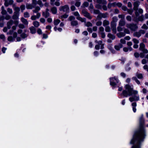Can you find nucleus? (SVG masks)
Here are the masks:
<instances>
[{
	"mask_svg": "<svg viewBox=\"0 0 148 148\" xmlns=\"http://www.w3.org/2000/svg\"><path fill=\"white\" fill-rule=\"evenodd\" d=\"M144 120L142 116L140 119V129L136 132L130 142L131 144H135L132 148H139V145L143 142L145 136V132L143 128Z\"/></svg>",
	"mask_w": 148,
	"mask_h": 148,
	"instance_id": "obj_1",
	"label": "nucleus"
},
{
	"mask_svg": "<svg viewBox=\"0 0 148 148\" xmlns=\"http://www.w3.org/2000/svg\"><path fill=\"white\" fill-rule=\"evenodd\" d=\"M126 89L123 90L122 92V93L121 95H123L125 97H127L128 95L131 96L132 95H135L138 94V92L137 90H133V88L131 87L129 85L127 84L125 86Z\"/></svg>",
	"mask_w": 148,
	"mask_h": 148,
	"instance_id": "obj_2",
	"label": "nucleus"
},
{
	"mask_svg": "<svg viewBox=\"0 0 148 148\" xmlns=\"http://www.w3.org/2000/svg\"><path fill=\"white\" fill-rule=\"evenodd\" d=\"M1 9V14L3 15L2 17V18H3V19H4L6 20L10 19L11 18V16L7 14L6 11L4 9V7L2 6Z\"/></svg>",
	"mask_w": 148,
	"mask_h": 148,
	"instance_id": "obj_3",
	"label": "nucleus"
},
{
	"mask_svg": "<svg viewBox=\"0 0 148 148\" xmlns=\"http://www.w3.org/2000/svg\"><path fill=\"white\" fill-rule=\"evenodd\" d=\"M126 27L131 31L134 32L136 31L138 28L136 24L134 23L127 24L126 25Z\"/></svg>",
	"mask_w": 148,
	"mask_h": 148,
	"instance_id": "obj_4",
	"label": "nucleus"
},
{
	"mask_svg": "<svg viewBox=\"0 0 148 148\" xmlns=\"http://www.w3.org/2000/svg\"><path fill=\"white\" fill-rule=\"evenodd\" d=\"M59 10L60 11H62L68 13L69 11V8L68 5H66L60 6L59 8Z\"/></svg>",
	"mask_w": 148,
	"mask_h": 148,
	"instance_id": "obj_5",
	"label": "nucleus"
},
{
	"mask_svg": "<svg viewBox=\"0 0 148 148\" xmlns=\"http://www.w3.org/2000/svg\"><path fill=\"white\" fill-rule=\"evenodd\" d=\"M73 14L75 16L77 17L76 18L77 19L80 21L81 22H85L86 21V18H83L80 17L79 14L77 12H74L73 13Z\"/></svg>",
	"mask_w": 148,
	"mask_h": 148,
	"instance_id": "obj_6",
	"label": "nucleus"
},
{
	"mask_svg": "<svg viewBox=\"0 0 148 148\" xmlns=\"http://www.w3.org/2000/svg\"><path fill=\"white\" fill-rule=\"evenodd\" d=\"M82 14L85 17L89 19H91L92 17L90 15L89 13H88L85 9H83L82 11Z\"/></svg>",
	"mask_w": 148,
	"mask_h": 148,
	"instance_id": "obj_7",
	"label": "nucleus"
},
{
	"mask_svg": "<svg viewBox=\"0 0 148 148\" xmlns=\"http://www.w3.org/2000/svg\"><path fill=\"white\" fill-rule=\"evenodd\" d=\"M145 44L142 43L140 45L139 50L142 51L145 53H148V51L147 49L145 48Z\"/></svg>",
	"mask_w": 148,
	"mask_h": 148,
	"instance_id": "obj_8",
	"label": "nucleus"
},
{
	"mask_svg": "<svg viewBox=\"0 0 148 148\" xmlns=\"http://www.w3.org/2000/svg\"><path fill=\"white\" fill-rule=\"evenodd\" d=\"M110 84L112 86H114L116 85L115 83V81L117 83L119 82V81L117 78H116L115 77L114 78L112 77L110 78Z\"/></svg>",
	"mask_w": 148,
	"mask_h": 148,
	"instance_id": "obj_9",
	"label": "nucleus"
},
{
	"mask_svg": "<svg viewBox=\"0 0 148 148\" xmlns=\"http://www.w3.org/2000/svg\"><path fill=\"white\" fill-rule=\"evenodd\" d=\"M140 3V2L138 0H136V1L134 2L133 3L134 10L136 11L138 10V7Z\"/></svg>",
	"mask_w": 148,
	"mask_h": 148,
	"instance_id": "obj_10",
	"label": "nucleus"
},
{
	"mask_svg": "<svg viewBox=\"0 0 148 148\" xmlns=\"http://www.w3.org/2000/svg\"><path fill=\"white\" fill-rule=\"evenodd\" d=\"M139 98L138 96L134 95V97H130L129 100L130 102H132L134 101H138L139 100Z\"/></svg>",
	"mask_w": 148,
	"mask_h": 148,
	"instance_id": "obj_11",
	"label": "nucleus"
},
{
	"mask_svg": "<svg viewBox=\"0 0 148 148\" xmlns=\"http://www.w3.org/2000/svg\"><path fill=\"white\" fill-rule=\"evenodd\" d=\"M49 10L47 8L45 12H43L42 13V16L45 18H47L49 16Z\"/></svg>",
	"mask_w": 148,
	"mask_h": 148,
	"instance_id": "obj_12",
	"label": "nucleus"
},
{
	"mask_svg": "<svg viewBox=\"0 0 148 148\" xmlns=\"http://www.w3.org/2000/svg\"><path fill=\"white\" fill-rule=\"evenodd\" d=\"M117 20V17L116 16H114L112 18V21L110 23V25H116V22Z\"/></svg>",
	"mask_w": 148,
	"mask_h": 148,
	"instance_id": "obj_13",
	"label": "nucleus"
},
{
	"mask_svg": "<svg viewBox=\"0 0 148 148\" xmlns=\"http://www.w3.org/2000/svg\"><path fill=\"white\" fill-rule=\"evenodd\" d=\"M13 3V1L12 0H10L8 1L6 0L4 3V5L6 7L8 6L9 5H12Z\"/></svg>",
	"mask_w": 148,
	"mask_h": 148,
	"instance_id": "obj_14",
	"label": "nucleus"
},
{
	"mask_svg": "<svg viewBox=\"0 0 148 148\" xmlns=\"http://www.w3.org/2000/svg\"><path fill=\"white\" fill-rule=\"evenodd\" d=\"M40 16V13H38L36 15H33L31 17V19L32 20H35L36 18H39Z\"/></svg>",
	"mask_w": 148,
	"mask_h": 148,
	"instance_id": "obj_15",
	"label": "nucleus"
},
{
	"mask_svg": "<svg viewBox=\"0 0 148 148\" xmlns=\"http://www.w3.org/2000/svg\"><path fill=\"white\" fill-rule=\"evenodd\" d=\"M108 14L107 13H100L98 16V17L101 18H106L107 17Z\"/></svg>",
	"mask_w": 148,
	"mask_h": 148,
	"instance_id": "obj_16",
	"label": "nucleus"
},
{
	"mask_svg": "<svg viewBox=\"0 0 148 148\" xmlns=\"http://www.w3.org/2000/svg\"><path fill=\"white\" fill-rule=\"evenodd\" d=\"M126 22L125 20L121 19L119 22V25L123 26L125 25Z\"/></svg>",
	"mask_w": 148,
	"mask_h": 148,
	"instance_id": "obj_17",
	"label": "nucleus"
},
{
	"mask_svg": "<svg viewBox=\"0 0 148 148\" xmlns=\"http://www.w3.org/2000/svg\"><path fill=\"white\" fill-rule=\"evenodd\" d=\"M13 21L12 20H10L7 23V28L8 29H10L11 27V26L13 25Z\"/></svg>",
	"mask_w": 148,
	"mask_h": 148,
	"instance_id": "obj_18",
	"label": "nucleus"
},
{
	"mask_svg": "<svg viewBox=\"0 0 148 148\" xmlns=\"http://www.w3.org/2000/svg\"><path fill=\"white\" fill-rule=\"evenodd\" d=\"M111 29L113 33L115 34L116 32V25H110Z\"/></svg>",
	"mask_w": 148,
	"mask_h": 148,
	"instance_id": "obj_19",
	"label": "nucleus"
},
{
	"mask_svg": "<svg viewBox=\"0 0 148 148\" xmlns=\"http://www.w3.org/2000/svg\"><path fill=\"white\" fill-rule=\"evenodd\" d=\"M26 8L27 9H32L34 8V6L32 4L26 3Z\"/></svg>",
	"mask_w": 148,
	"mask_h": 148,
	"instance_id": "obj_20",
	"label": "nucleus"
},
{
	"mask_svg": "<svg viewBox=\"0 0 148 148\" xmlns=\"http://www.w3.org/2000/svg\"><path fill=\"white\" fill-rule=\"evenodd\" d=\"M125 35V34L123 32H120L116 34L117 36L119 38H121L122 37H124Z\"/></svg>",
	"mask_w": 148,
	"mask_h": 148,
	"instance_id": "obj_21",
	"label": "nucleus"
},
{
	"mask_svg": "<svg viewBox=\"0 0 148 148\" xmlns=\"http://www.w3.org/2000/svg\"><path fill=\"white\" fill-rule=\"evenodd\" d=\"M40 8L38 6H37L35 7V9L32 10L33 12L34 13H39L38 12L40 10Z\"/></svg>",
	"mask_w": 148,
	"mask_h": 148,
	"instance_id": "obj_22",
	"label": "nucleus"
},
{
	"mask_svg": "<svg viewBox=\"0 0 148 148\" xmlns=\"http://www.w3.org/2000/svg\"><path fill=\"white\" fill-rule=\"evenodd\" d=\"M19 14H18L17 13H14V14L12 16V19L14 20H16L18 18V16Z\"/></svg>",
	"mask_w": 148,
	"mask_h": 148,
	"instance_id": "obj_23",
	"label": "nucleus"
},
{
	"mask_svg": "<svg viewBox=\"0 0 148 148\" xmlns=\"http://www.w3.org/2000/svg\"><path fill=\"white\" fill-rule=\"evenodd\" d=\"M21 21L24 25H28V22L26 19L23 17H22L21 18Z\"/></svg>",
	"mask_w": 148,
	"mask_h": 148,
	"instance_id": "obj_24",
	"label": "nucleus"
},
{
	"mask_svg": "<svg viewBox=\"0 0 148 148\" xmlns=\"http://www.w3.org/2000/svg\"><path fill=\"white\" fill-rule=\"evenodd\" d=\"M30 32L32 34H34L36 32V29L34 27H32L29 28Z\"/></svg>",
	"mask_w": 148,
	"mask_h": 148,
	"instance_id": "obj_25",
	"label": "nucleus"
},
{
	"mask_svg": "<svg viewBox=\"0 0 148 148\" xmlns=\"http://www.w3.org/2000/svg\"><path fill=\"white\" fill-rule=\"evenodd\" d=\"M71 25L72 26H76L78 25V22L77 21L73 20L71 22Z\"/></svg>",
	"mask_w": 148,
	"mask_h": 148,
	"instance_id": "obj_26",
	"label": "nucleus"
},
{
	"mask_svg": "<svg viewBox=\"0 0 148 148\" xmlns=\"http://www.w3.org/2000/svg\"><path fill=\"white\" fill-rule=\"evenodd\" d=\"M51 11L52 13L54 14H56L57 12V9L56 7H54L52 8L51 9Z\"/></svg>",
	"mask_w": 148,
	"mask_h": 148,
	"instance_id": "obj_27",
	"label": "nucleus"
},
{
	"mask_svg": "<svg viewBox=\"0 0 148 148\" xmlns=\"http://www.w3.org/2000/svg\"><path fill=\"white\" fill-rule=\"evenodd\" d=\"M133 35L134 36L139 38L141 36V34H140L139 31H138L134 32L133 34Z\"/></svg>",
	"mask_w": 148,
	"mask_h": 148,
	"instance_id": "obj_28",
	"label": "nucleus"
},
{
	"mask_svg": "<svg viewBox=\"0 0 148 148\" xmlns=\"http://www.w3.org/2000/svg\"><path fill=\"white\" fill-rule=\"evenodd\" d=\"M136 76L139 79H142L143 78V74L137 73L136 74Z\"/></svg>",
	"mask_w": 148,
	"mask_h": 148,
	"instance_id": "obj_29",
	"label": "nucleus"
},
{
	"mask_svg": "<svg viewBox=\"0 0 148 148\" xmlns=\"http://www.w3.org/2000/svg\"><path fill=\"white\" fill-rule=\"evenodd\" d=\"M85 23V25L87 27H90L92 26V24L90 22H86V21L85 22H84Z\"/></svg>",
	"mask_w": 148,
	"mask_h": 148,
	"instance_id": "obj_30",
	"label": "nucleus"
},
{
	"mask_svg": "<svg viewBox=\"0 0 148 148\" xmlns=\"http://www.w3.org/2000/svg\"><path fill=\"white\" fill-rule=\"evenodd\" d=\"M28 35L25 33H22L20 35L21 37L23 39L26 38L28 36Z\"/></svg>",
	"mask_w": 148,
	"mask_h": 148,
	"instance_id": "obj_31",
	"label": "nucleus"
},
{
	"mask_svg": "<svg viewBox=\"0 0 148 148\" xmlns=\"http://www.w3.org/2000/svg\"><path fill=\"white\" fill-rule=\"evenodd\" d=\"M109 22L106 20H104L103 22V25L104 26L109 25Z\"/></svg>",
	"mask_w": 148,
	"mask_h": 148,
	"instance_id": "obj_32",
	"label": "nucleus"
},
{
	"mask_svg": "<svg viewBox=\"0 0 148 148\" xmlns=\"http://www.w3.org/2000/svg\"><path fill=\"white\" fill-rule=\"evenodd\" d=\"M108 37L112 39V40L114 39L115 38V36L111 34L110 33H109L108 34Z\"/></svg>",
	"mask_w": 148,
	"mask_h": 148,
	"instance_id": "obj_33",
	"label": "nucleus"
},
{
	"mask_svg": "<svg viewBox=\"0 0 148 148\" xmlns=\"http://www.w3.org/2000/svg\"><path fill=\"white\" fill-rule=\"evenodd\" d=\"M132 79L133 80L135 81L138 84H140V82L137 79V77H134L132 78Z\"/></svg>",
	"mask_w": 148,
	"mask_h": 148,
	"instance_id": "obj_34",
	"label": "nucleus"
},
{
	"mask_svg": "<svg viewBox=\"0 0 148 148\" xmlns=\"http://www.w3.org/2000/svg\"><path fill=\"white\" fill-rule=\"evenodd\" d=\"M14 10L15 11V12H14V13H17L18 14H19V12L20 11V9L18 7H16L14 8Z\"/></svg>",
	"mask_w": 148,
	"mask_h": 148,
	"instance_id": "obj_35",
	"label": "nucleus"
},
{
	"mask_svg": "<svg viewBox=\"0 0 148 148\" xmlns=\"http://www.w3.org/2000/svg\"><path fill=\"white\" fill-rule=\"evenodd\" d=\"M33 24L35 27H38L39 25V23L36 21L34 22Z\"/></svg>",
	"mask_w": 148,
	"mask_h": 148,
	"instance_id": "obj_36",
	"label": "nucleus"
},
{
	"mask_svg": "<svg viewBox=\"0 0 148 148\" xmlns=\"http://www.w3.org/2000/svg\"><path fill=\"white\" fill-rule=\"evenodd\" d=\"M60 22V20L58 19L55 20L54 21V25H57Z\"/></svg>",
	"mask_w": 148,
	"mask_h": 148,
	"instance_id": "obj_37",
	"label": "nucleus"
},
{
	"mask_svg": "<svg viewBox=\"0 0 148 148\" xmlns=\"http://www.w3.org/2000/svg\"><path fill=\"white\" fill-rule=\"evenodd\" d=\"M89 5L88 3L87 2H84L82 4V7L83 8H85L87 7Z\"/></svg>",
	"mask_w": 148,
	"mask_h": 148,
	"instance_id": "obj_38",
	"label": "nucleus"
},
{
	"mask_svg": "<svg viewBox=\"0 0 148 148\" xmlns=\"http://www.w3.org/2000/svg\"><path fill=\"white\" fill-rule=\"evenodd\" d=\"M75 18L73 16H69L68 18V20L70 21H72L73 20H75Z\"/></svg>",
	"mask_w": 148,
	"mask_h": 148,
	"instance_id": "obj_39",
	"label": "nucleus"
},
{
	"mask_svg": "<svg viewBox=\"0 0 148 148\" xmlns=\"http://www.w3.org/2000/svg\"><path fill=\"white\" fill-rule=\"evenodd\" d=\"M24 16L25 18H28L29 17V13L27 12H25L24 13Z\"/></svg>",
	"mask_w": 148,
	"mask_h": 148,
	"instance_id": "obj_40",
	"label": "nucleus"
},
{
	"mask_svg": "<svg viewBox=\"0 0 148 148\" xmlns=\"http://www.w3.org/2000/svg\"><path fill=\"white\" fill-rule=\"evenodd\" d=\"M7 39L10 42L13 41L14 40V39L13 38L12 36H8V38Z\"/></svg>",
	"mask_w": 148,
	"mask_h": 148,
	"instance_id": "obj_41",
	"label": "nucleus"
},
{
	"mask_svg": "<svg viewBox=\"0 0 148 148\" xmlns=\"http://www.w3.org/2000/svg\"><path fill=\"white\" fill-rule=\"evenodd\" d=\"M127 11V13L130 15H132L133 12V10L132 9H129L128 8Z\"/></svg>",
	"mask_w": 148,
	"mask_h": 148,
	"instance_id": "obj_42",
	"label": "nucleus"
},
{
	"mask_svg": "<svg viewBox=\"0 0 148 148\" xmlns=\"http://www.w3.org/2000/svg\"><path fill=\"white\" fill-rule=\"evenodd\" d=\"M126 19L127 21L130 22L132 21V18L131 16L128 15L126 17Z\"/></svg>",
	"mask_w": 148,
	"mask_h": 148,
	"instance_id": "obj_43",
	"label": "nucleus"
},
{
	"mask_svg": "<svg viewBox=\"0 0 148 148\" xmlns=\"http://www.w3.org/2000/svg\"><path fill=\"white\" fill-rule=\"evenodd\" d=\"M123 32H124L125 34H129L130 33V32L129 30L127 28H125L124 29Z\"/></svg>",
	"mask_w": 148,
	"mask_h": 148,
	"instance_id": "obj_44",
	"label": "nucleus"
},
{
	"mask_svg": "<svg viewBox=\"0 0 148 148\" xmlns=\"http://www.w3.org/2000/svg\"><path fill=\"white\" fill-rule=\"evenodd\" d=\"M37 4H38L40 7H42L43 6V4L42 3V1L40 0H39L37 2Z\"/></svg>",
	"mask_w": 148,
	"mask_h": 148,
	"instance_id": "obj_45",
	"label": "nucleus"
},
{
	"mask_svg": "<svg viewBox=\"0 0 148 148\" xmlns=\"http://www.w3.org/2000/svg\"><path fill=\"white\" fill-rule=\"evenodd\" d=\"M75 5L76 6L78 7L80 5L81 2L79 1H76Z\"/></svg>",
	"mask_w": 148,
	"mask_h": 148,
	"instance_id": "obj_46",
	"label": "nucleus"
},
{
	"mask_svg": "<svg viewBox=\"0 0 148 148\" xmlns=\"http://www.w3.org/2000/svg\"><path fill=\"white\" fill-rule=\"evenodd\" d=\"M68 16L69 15L68 14H67L66 13H65L61 16V18H66L68 17Z\"/></svg>",
	"mask_w": 148,
	"mask_h": 148,
	"instance_id": "obj_47",
	"label": "nucleus"
},
{
	"mask_svg": "<svg viewBox=\"0 0 148 148\" xmlns=\"http://www.w3.org/2000/svg\"><path fill=\"white\" fill-rule=\"evenodd\" d=\"M105 30V31L107 32H110L111 31L110 28L109 26H107L106 27Z\"/></svg>",
	"mask_w": 148,
	"mask_h": 148,
	"instance_id": "obj_48",
	"label": "nucleus"
},
{
	"mask_svg": "<svg viewBox=\"0 0 148 148\" xmlns=\"http://www.w3.org/2000/svg\"><path fill=\"white\" fill-rule=\"evenodd\" d=\"M118 17L119 18H121V19L124 20L125 15L124 14H119L118 15Z\"/></svg>",
	"mask_w": 148,
	"mask_h": 148,
	"instance_id": "obj_49",
	"label": "nucleus"
},
{
	"mask_svg": "<svg viewBox=\"0 0 148 148\" xmlns=\"http://www.w3.org/2000/svg\"><path fill=\"white\" fill-rule=\"evenodd\" d=\"M132 41L135 44H138L139 43V40L135 38H133L132 39Z\"/></svg>",
	"mask_w": 148,
	"mask_h": 148,
	"instance_id": "obj_50",
	"label": "nucleus"
},
{
	"mask_svg": "<svg viewBox=\"0 0 148 148\" xmlns=\"http://www.w3.org/2000/svg\"><path fill=\"white\" fill-rule=\"evenodd\" d=\"M20 8L21 10V12H23V11L25 9V6L24 5H22L20 6Z\"/></svg>",
	"mask_w": 148,
	"mask_h": 148,
	"instance_id": "obj_51",
	"label": "nucleus"
},
{
	"mask_svg": "<svg viewBox=\"0 0 148 148\" xmlns=\"http://www.w3.org/2000/svg\"><path fill=\"white\" fill-rule=\"evenodd\" d=\"M99 33H100L101 32H103L104 31V29L102 27H101L99 28Z\"/></svg>",
	"mask_w": 148,
	"mask_h": 148,
	"instance_id": "obj_52",
	"label": "nucleus"
},
{
	"mask_svg": "<svg viewBox=\"0 0 148 148\" xmlns=\"http://www.w3.org/2000/svg\"><path fill=\"white\" fill-rule=\"evenodd\" d=\"M121 27V26L119 25V26L117 27V30L118 32H120L123 30V28Z\"/></svg>",
	"mask_w": 148,
	"mask_h": 148,
	"instance_id": "obj_53",
	"label": "nucleus"
},
{
	"mask_svg": "<svg viewBox=\"0 0 148 148\" xmlns=\"http://www.w3.org/2000/svg\"><path fill=\"white\" fill-rule=\"evenodd\" d=\"M0 38L3 40V41L5 40V36L3 34H1L0 35Z\"/></svg>",
	"mask_w": 148,
	"mask_h": 148,
	"instance_id": "obj_54",
	"label": "nucleus"
},
{
	"mask_svg": "<svg viewBox=\"0 0 148 148\" xmlns=\"http://www.w3.org/2000/svg\"><path fill=\"white\" fill-rule=\"evenodd\" d=\"M147 62H148V61H147L145 59H143L141 61V62H142V64H146L147 63Z\"/></svg>",
	"mask_w": 148,
	"mask_h": 148,
	"instance_id": "obj_55",
	"label": "nucleus"
},
{
	"mask_svg": "<svg viewBox=\"0 0 148 148\" xmlns=\"http://www.w3.org/2000/svg\"><path fill=\"white\" fill-rule=\"evenodd\" d=\"M122 9L124 11H126L128 8L125 6H123L121 7Z\"/></svg>",
	"mask_w": 148,
	"mask_h": 148,
	"instance_id": "obj_56",
	"label": "nucleus"
},
{
	"mask_svg": "<svg viewBox=\"0 0 148 148\" xmlns=\"http://www.w3.org/2000/svg\"><path fill=\"white\" fill-rule=\"evenodd\" d=\"M7 10L8 12L10 14H12L13 12L12 9L9 8L7 9Z\"/></svg>",
	"mask_w": 148,
	"mask_h": 148,
	"instance_id": "obj_57",
	"label": "nucleus"
},
{
	"mask_svg": "<svg viewBox=\"0 0 148 148\" xmlns=\"http://www.w3.org/2000/svg\"><path fill=\"white\" fill-rule=\"evenodd\" d=\"M120 41L121 43L123 44H125L126 43V41L124 39H121L120 40Z\"/></svg>",
	"mask_w": 148,
	"mask_h": 148,
	"instance_id": "obj_58",
	"label": "nucleus"
},
{
	"mask_svg": "<svg viewBox=\"0 0 148 148\" xmlns=\"http://www.w3.org/2000/svg\"><path fill=\"white\" fill-rule=\"evenodd\" d=\"M95 42L96 43H97L98 44V45H101L102 44H102V42L101 40H100L99 41H98L97 40H96L95 41Z\"/></svg>",
	"mask_w": 148,
	"mask_h": 148,
	"instance_id": "obj_59",
	"label": "nucleus"
},
{
	"mask_svg": "<svg viewBox=\"0 0 148 148\" xmlns=\"http://www.w3.org/2000/svg\"><path fill=\"white\" fill-rule=\"evenodd\" d=\"M142 28L145 29H147L148 28V27L145 24H144L141 27Z\"/></svg>",
	"mask_w": 148,
	"mask_h": 148,
	"instance_id": "obj_60",
	"label": "nucleus"
},
{
	"mask_svg": "<svg viewBox=\"0 0 148 148\" xmlns=\"http://www.w3.org/2000/svg\"><path fill=\"white\" fill-rule=\"evenodd\" d=\"M101 35V37L103 38H105V33L103 32H101L100 33Z\"/></svg>",
	"mask_w": 148,
	"mask_h": 148,
	"instance_id": "obj_61",
	"label": "nucleus"
},
{
	"mask_svg": "<svg viewBox=\"0 0 148 148\" xmlns=\"http://www.w3.org/2000/svg\"><path fill=\"white\" fill-rule=\"evenodd\" d=\"M70 8H71V9L72 11H74L76 9V8H75V6L73 5H72L71 7Z\"/></svg>",
	"mask_w": 148,
	"mask_h": 148,
	"instance_id": "obj_62",
	"label": "nucleus"
},
{
	"mask_svg": "<svg viewBox=\"0 0 148 148\" xmlns=\"http://www.w3.org/2000/svg\"><path fill=\"white\" fill-rule=\"evenodd\" d=\"M134 55L136 58H138L139 56V54L138 52H135L134 54Z\"/></svg>",
	"mask_w": 148,
	"mask_h": 148,
	"instance_id": "obj_63",
	"label": "nucleus"
},
{
	"mask_svg": "<svg viewBox=\"0 0 148 148\" xmlns=\"http://www.w3.org/2000/svg\"><path fill=\"white\" fill-rule=\"evenodd\" d=\"M143 68L144 69L147 70L148 72V66L147 64H145Z\"/></svg>",
	"mask_w": 148,
	"mask_h": 148,
	"instance_id": "obj_64",
	"label": "nucleus"
}]
</instances>
